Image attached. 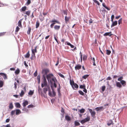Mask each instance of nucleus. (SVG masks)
<instances>
[{
	"mask_svg": "<svg viewBox=\"0 0 127 127\" xmlns=\"http://www.w3.org/2000/svg\"><path fill=\"white\" fill-rule=\"evenodd\" d=\"M41 87L43 88L44 87H47L48 88H50V87L48 85L46 78L45 77H42L41 80Z\"/></svg>",
	"mask_w": 127,
	"mask_h": 127,
	"instance_id": "obj_1",
	"label": "nucleus"
},
{
	"mask_svg": "<svg viewBox=\"0 0 127 127\" xmlns=\"http://www.w3.org/2000/svg\"><path fill=\"white\" fill-rule=\"evenodd\" d=\"M49 72V70L48 69H44L42 70V73L43 74L42 77L46 78V76L48 73Z\"/></svg>",
	"mask_w": 127,
	"mask_h": 127,
	"instance_id": "obj_2",
	"label": "nucleus"
},
{
	"mask_svg": "<svg viewBox=\"0 0 127 127\" xmlns=\"http://www.w3.org/2000/svg\"><path fill=\"white\" fill-rule=\"evenodd\" d=\"M88 109L89 110L93 118L95 117V112L94 111H93L91 109L88 108Z\"/></svg>",
	"mask_w": 127,
	"mask_h": 127,
	"instance_id": "obj_3",
	"label": "nucleus"
},
{
	"mask_svg": "<svg viewBox=\"0 0 127 127\" xmlns=\"http://www.w3.org/2000/svg\"><path fill=\"white\" fill-rule=\"evenodd\" d=\"M90 118L89 117H87L84 119L80 121V122L82 124H83L84 123L90 120Z\"/></svg>",
	"mask_w": 127,
	"mask_h": 127,
	"instance_id": "obj_4",
	"label": "nucleus"
},
{
	"mask_svg": "<svg viewBox=\"0 0 127 127\" xmlns=\"http://www.w3.org/2000/svg\"><path fill=\"white\" fill-rule=\"evenodd\" d=\"M49 92L48 93V95L50 96L54 97L56 95V93L54 91H52L53 94H52L51 92L49 90Z\"/></svg>",
	"mask_w": 127,
	"mask_h": 127,
	"instance_id": "obj_5",
	"label": "nucleus"
},
{
	"mask_svg": "<svg viewBox=\"0 0 127 127\" xmlns=\"http://www.w3.org/2000/svg\"><path fill=\"white\" fill-rule=\"evenodd\" d=\"M36 46H35L34 49L32 48V56H35V53H36L37 52L36 50Z\"/></svg>",
	"mask_w": 127,
	"mask_h": 127,
	"instance_id": "obj_6",
	"label": "nucleus"
},
{
	"mask_svg": "<svg viewBox=\"0 0 127 127\" xmlns=\"http://www.w3.org/2000/svg\"><path fill=\"white\" fill-rule=\"evenodd\" d=\"M53 76V75L52 74H50L47 75L46 76L47 79L48 81H49V80L50 79L51 77Z\"/></svg>",
	"mask_w": 127,
	"mask_h": 127,
	"instance_id": "obj_7",
	"label": "nucleus"
},
{
	"mask_svg": "<svg viewBox=\"0 0 127 127\" xmlns=\"http://www.w3.org/2000/svg\"><path fill=\"white\" fill-rule=\"evenodd\" d=\"M81 66L79 64L76 65L75 67V69L76 70H78L81 68Z\"/></svg>",
	"mask_w": 127,
	"mask_h": 127,
	"instance_id": "obj_8",
	"label": "nucleus"
},
{
	"mask_svg": "<svg viewBox=\"0 0 127 127\" xmlns=\"http://www.w3.org/2000/svg\"><path fill=\"white\" fill-rule=\"evenodd\" d=\"M104 109V108H103L102 106H100L96 108H95V109L97 111H98L101 110H103Z\"/></svg>",
	"mask_w": 127,
	"mask_h": 127,
	"instance_id": "obj_9",
	"label": "nucleus"
},
{
	"mask_svg": "<svg viewBox=\"0 0 127 127\" xmlns=\"http://www.w3.org/2000/svg\"><path fill=\"white\" fill-rule=\"evenodd\" d=\"M51 81L52 82H51V81H50L51 84L53 83H54L56 82H58L56 79L55 77H54L52 78L51 79Z\"/></svg>",
	"mask_w": 127,
	"mask_h": 127,
	"instance_id": "obj_10",
	"label": "nucleus"
},
{
	"mask_svg": "<svg viewBox=\"0 0 127 127\" xmlns=\"http://www.w3.org/2000/svg\"><path fill=\"white\" fill-rule=\"evenodd\" d=\"M24 100V101H23L22 104L23 107H25L26 105H28V102L27 100Z\"/></svg>",
	"mask_w": 127,
	"mask_h": 127,
	"instance_id": "obj_11",
	"label": "nucleus"
},
{
	"mask_svg": "<svg viewBox=\"0 0 127 127\" xmlns=\"http://www.w3.org/2000/svg\"><path fill=\"white\" fill-rule=\"evenodd\" d=\"M70 85L71 86L72 88L73 89H74L75 88L73 86V85L75 84L74 81H72L71 80H70Z\"/></svg>",
	"mask_w": 127,
	"mask_h": 127,
	"instance_id": "obj_12",
	"label": "nucleus"
},
{
	"mask_svg": "<svg viewBox=\"0 0 127 127\" xmlns=\"http://www.w3.org/2000/svg\"><path fill=\"white\" fill-rule=\"evenodd\" d=\"M117 24V21H115L113 22L111 25V28L116 25Z\"/></svg>",
	"mask_w": 127,
	"mask_h": 127,
	"instance_id": "obj_13",
	"label": "nucleus"
},
{
	"mask_svg": "<svg viewBox=\"0 0 127 127\" xmlns=\"http://www.w3.org/2000/svg\"><path fill=\"white\" fill-rule=\"evenodd\" d=\"M60 26L55 25L54 26V28L55 30H59L60 28Z\"/></svg>",
	"mask_w": 127,
	"mask_h": 127,
	"instance_id": "obj_14",
	"label": "nucleus"
},
{
	"mask_svg": "<svg viewBox=\"0 0 127 127\" xmlns=\"http://www.w3.org/2000/svg\"><path fill=\"white\" fill-rule=\"evenodd\" d=\"M111 33V32H106V33H105L103 35L105 36H111V35H112V34H109V33Z\"/></svg>",
	"mask_w": 127,
	"mask_h": 127,
	"instance_id": "obj_15",
	"label": "nucleus"
},
{
	"mask_svg": "<svg viewBox=\"0 0 127 127\" xmlns=\"http://www.w3.org/2000/svg\"><path fill=\"white\" fill-rule=\"evenodd\" d=\"M113 124V121L112 120H110L108 121L107 124L108 126H110L111 125Z\"/></svg>",
	"mask_w": 127,
	"mask_h": 127,
	"instance_id": "obj_16",
	"label": "nucleus"
},
{
	"mask_svg": "<svg viewBox=\"0 0 127 127\" xmlns=\"http://www.w3.org/2000/svg\"><path fill=\"white\" fill-rule=\"evenodd\" d=\"M116 85L117 87L120 88L122 87V85L121 83L118 82H116Z\"/></svg>",
	"mask_w": 127,
	"mask_h": 127,
	"instance_id": "obj_17",
	"label": "nucleus"
},
{
	"mask_svg": "<svg viewBox=\"0 0 127 127\" xmlns=\"http://www.w3.org/2000/svg\"><path fill=\"white\" fill-rule=\"evenodd\" d=\"M65 119L67 121H68L71 120L70 117L68 115H66L65 117Z\"/></svg>",
	"mask_w": 127,
	"mask_h": 127,
	"instance_id": "obj_18",
	"label": "nucleus"
},
{
	"mask_svg": "<svg viewBox=\"0 0 127 127\" xmlns=\"http://www.w3.org/2000/svg\"><path fill=\"white\" fill-rule=\"evenodd\" d=\"M102 6L104 7L106 9H107L108 10H110V9L107 7L105 4V3H102Z\"/></svg>",
	"mask_w": 127,
	"mask_h": 127,
	"instance_id": "obj_19",
	"label": "nucleus"
},
{
	"mask_svg": "<svg viewBox=\"0 0 127 127\" xmlns=\"http://www.w3.org/2000/svg\"><path fill=\"white\" fill-rule=\"evenodd\" d=\"M38 91L39 93V94H41L42 96H43V94L42 92V90L40 88H38Z\"/></svg>",
	"mask_w": 127,
	"mask_h": 127,
	"instance_id": "obj_20",
	"label": "nucleus"
},
{
	"mask_svg": "<svg viewBox=\"0 0 127 127\" xmlns=\"http://www.w3.org/2000/svg\"><path fill=\"white\" fill-rule=\"evenodd\" d=\"M34 91H32L30 90L29 92L28 93V94L29 95H32L34 93Z\"/></svg>",
	"mask_w": 127,
	"mask_h": 127,
	"instance_id": "obj_21",
	"label": "nucleus"
},
{
	"mask_svg": "<svg viewBox=\"0 0 127 127\" xmlns=\"http://www.w3.org/2000/svg\"><path fill=\"white\" fill-rule=\"evenodd\" d=\"M15 110V111H16V115H18L21 113L20 110L19 109H17Z\"/></svg>",
	"mask_w": 127,
	"mask_h": 127,
	"instance_id": "obj_22",
	"label": "nucleus"
},
{
	"mask_svg": "<svg viewBox=\"0 0 127 127\" xmlns=\"http://www.w3.org/2000/svg\"><path fill=\"white\" fill-rule=\"evenodd\" d=\"M15 106L16 108H20L21 107V105L19 103H15Z\"/></svg>",
	"mask_w": 127,
	"mask_h": 127,
	"instance_id": "obj_23",
	"label": "nucleus"
},
{
	"mask_svg": "<svg viewBox=\"0 0 127 127\" xmlns=\"http://www.w3.org/2000/svg\"><path fill=\"white\" fill-rule=\"evenodd\" d=\"M48 89H50V88H43V90L44 93L45 94H46V93L48 91Z\"/></svg>",
	"mask_w": 127,
	"mask_h": 127,
	"instance_id": "obj_24",
	"label": "nucleus"
},
{
	"mask_svg": "<svg viewBox=\"0 0 127 127\" xmlns=\"http://www.w3.org/2000/svg\"><path fill=\"white\" fill-rule=\"evenodd\" d=\"M20 70L18 68H17L15 70V73L16 75L20 73Z\"/></svg>",
	"mask_w": 127,
	"mask_h": 127,
	"instance_id": "obj_25",
	"label": "nucleus"
},
{
	"mask_svg": "<svg viewBox=\"0 0 127 127\" xmlns=\"http://www.w3.org/2000/svg\"><path fill=\"white\" fill-rule=\"evenodd\" d=\"M13 106L12 104V102L10 103L9 106V109H12L13 108Z\"/></svg>",
	"mask_w": 127,
	"mask_h": 127,
	"instance_id": "obj_26",
	"label": "nucleus"
},
{
	"mask_svg": "<svg viewBox=\"0 0 127 127\" xmlns=\"http://www.w3.org/2000/svg\"><path fill=\"white\" fill-rule=\"evenodd\" d=\"M69 18L67 17L66 16H65V22L67 23V22H68L69 20Z\"/></svg>",
	"mask_w": 127,
	"mask_h": 127,
	"instance_id": "obj_27",
	"label": "nucleus"
},
{
	"mask_svg": "<svg viewBox=\"0 0 127 127\" xmlns=\"http://www.w3.org/2000/svg\"><path fill=\"white\" fill-rule=\"evenodd\" d=\"M121 83L123 86H125L126 85V82L123 80H121Z\"/></svg>",
	"mask_w": 127,
	"mask_h": 127,
	"instance_id": "obj_28",
	"label": "nucleus"
},
{
	"mask_svg": "<svg viewBox=\"0 0 127 127\" xmlns=\"http://www.w3.org/2000/svg\"><path fill=\"white\" fill-rule=\"evenodd\" d=\"M39 26V22L37 21L36 23V29Z\"/></svg>",
	"mask_w": 127,
	"mask_h": 127,
	"instance_id": "obj_29",
	"label": "nucleus"
},
{
	"mask_svg": "<svg viewBox=\"0 0 127 127\" xmlns=\"http://www.w3.org/2000/svg\"><path fill=\"white\" fill-rule=\"evenodd\" d=\"M85 110V109L82 108L79 110V112L81 113H83L84 112Z\"/></svg>",
	"mask_w": 127,
	"mask_h": 127,
	"instance_id": "obj_30",
	"label": "nucleus"
},
{
	"mask_svg": "<svg viewBox=\"0 0 127 127\" xmlns=\"http://www.w3.org/2000/svg\"><path fill=\"white\" fill-rule=\"evenodd\" d=\"M25 93L23 90L21 91V93L20 94V96L21 97H22L24 95Z\"/></svg>",
	"mask_w": 127,
	"mask_h": 127,
	"instance_id": "obj_31",
	"label": "nucleus"
},
{
	"mask_svg": "<svg viewBox=\"0 0 127 127\" xmlns=\"http://www.w3.org/2000/svg\"><path fill=\"white\" fill-rule=\"evenodd\" d=\"M111 53V51L110 50H107L106 51V54L108 55H109Z\"/></svg>",
	"mask_w": 127,
	"mask_h": 127,
	"instance_id": "obj_32",
	"label": "nucleus"
},
{
	"mask_svg": "<svg viewBox=\"0 0 127 127\" xmlns=\"http://www.w3.org/2000/svg\"><path fill=\"white\" fill-rule=\"evenodd\" d=\"M74 124L75 126H79L80 125V123L76 121H75Z\"/></svg>",
	"mask_w": 127,
	"mask_h": 127,
	"instance_id": "obj_33",
	"label": "nucleus"
},
{
	"mask_svg": "<svg viewBox=\"0 0 127 127\" xmlns=\"http://www.w3.org/2000/svg\"><path fill=\"white\" fill-rule=\"evenodd\" d=\"M1 74H2V75H1L2 76H3V78L4 79H6L7 78V77L6 76V75L4 73H1Z\"/></svg>",
	"mask_w": 127,
	"mask_h": 127,
	"instance_id": "obj_34",
	"label": "nucleus"
},
{
	"mask_svg": "<svg viewBox=\"0 0 127 127\" xmlns=\"http://www.w3.org/2000/svg\"><path fill=\"white\" fill-rule=\"evenodd\" d=\"M79 88L81 89H84L86 88V86L85 84L83 85H80Z\"/></svg>",
	"mask_w": 127,
	"mask_h": 127,
	"instance_id": "obj_35",
	"label": "nucleus"
},
{
	"mask_svg": "<svg viewBox=\"0 0 127 127\" xmlns=\"http://www.w3.org/2000/svg\"><path fill=\"white\" fill-rule=\"evenodd\" d=\"M89 76V75H88L86 74L83 76L82 78L85 79H86Z\"/></svg>",
	"mask_w": 127,
	"mask_h": 127,
	"instance_id": "obj_36",
	"label": "nucleus"
},
{
	"mask_svg": "<svg viewBox=\"0 0 127 127\" xmlns=\"http://www.w3.org/2000/svg\"><path fill=\"white\" fill-rule=\"evenodd\" d=\"M31 30V28L30 27H29L28 30L27 32V33L28 34H30Z\"/></svg>",
	"mask_w": 127,
	"mask_h": 127,
	"instance_id": "obj_37",
	"label": "nucleus"
},
{
	"mask_svg": "<svg viewBox=\"0 0 127 127\" xmlns=\"http://www.w3.org/2000/svg\"><path fill=\"white\" fill-rule=\"evenodd\" d=\"M22 110L23 111H24L26 112H27L28 111V110L27 109L25 108V107H24V108L22 109Z\"/></svg>",
	"mask_w": 127,
	"mask_h": 127,
	"instance_id": "obj_38",
	"label": "nucleus"
},
{
	"mask_svg": "<svg viewBox=\"0 0 127 127\" xmlns=\"http://www.w3.org/2000/svg\"><path fill=\"white\" fill-rule=\"evenodd\" d=\"M93 1L95 3H96L98 5H100V3L98 1L96 0H93Z\"/></svg>",
	"mask_w": 127,
	"mask_h": 127,
	"instance_id": "obj_39",
	"label": "nucleus"
},
{
	"mask_svg": "<svg viewBox=\"0 0 127 127\" xmlns=\"http://www.w3.org/2000/svg\"><path fill=\"white\" fill-rule=\"evenodd\" d=\"M78 92L80 95H84V93L82 91L79 90V91Z\"/></svg>",
	"mask_w": 127,
	"mask_h": 127,
	"instance_id": "obj_40",
	"label": "nucleus"
},
{
	"mask_svg": "<svg viewBox=\"0 0 127 127\" xmlns=\"http://www.w3.org/2000/svg\"><path fill=\"white\" fill-rule=\"evenodd\" d=\"M58 75L61 77L63 78H64V75L61 74L60 73H58Z\"/></svg>",
	"mask_w": 127,
	"mask_h": 127,
	"instance_id": "obj_41",
	"label": "nucleus"
},
{
	"mask_svg": "<svg viewBox=\"0 0 127 127\" xmlns=\"http://www.w3.org/2000/svg\"><path fill=\"white\" fill-rule=\"evenodd\" d=\"M18 26L19 27L21 26V20H19L18 22Z\"/></svg>",
	"mask_w": 127,
	"mask_h": 127,
	"instance_id": "obj_42",
	"label": "nucleus"
},
{
	"mask_svg": "<svg viewBox=\"0 0 127 127\" xmlns=\"http://www.w3.org/2000/svg\"><path fill=\"white\" fill-rule=\"evenodd\" d=\"M73 86L74 87L76 88H78V86L76 83H75L73 85Z\"/></svg>",
	"mask_w": 127,
	"mask_h": 127,
	"instance_id": "obj_43",
	"label": "nucleus"
},
{
	"mask_svg": "<svg viewBox=\"0 0 127 127\" xmlns=\"http://www.w3.org/2000/svg\"><path fill=\"white\" fill-rule=\"evenodd\" d=\"M30 11L28 10L26 12L25 14L27 15L28 16H29L30 15Z\"/></svg>",
	"mask_w": 127,
	"mask_h": 127,
	"instance_id": "obj_44",
	"label": "nucleus"
},
{
	"mask_svg": "<svg viewBox=\"0 0 127 127\" xmlns=\"http://www.w3.org/2000/svg\"><path fill=\"white\" fill-rule=\"evenodd\" d=\"M26 9V7L25 6L24 7H22V10L23 11H25Z\"/></svg>",
	"mask_w": 127,
	"mask_h": 127,
	"instance_id": "obj_45",
	"label": "nucleus"
},
{
	"mask_svg": "<svg viewBox=\"0 0 127 127\" xmlns=\"http://www.w3.org/2000/svg\"><path fill=\"white\" fill-rule=\"evenodd\" d=\"M15 110L12 111L11 112V116L15 114Z\"/></svg>",
	"mask_w": 127,
	"mask_h": 127,
	"instance_id": "obj_46",
	"label": "nucleus"
},
{
	"mask_svg": "<svg viewBox=\"0 0 127 127\" xmlns=\"http://www.w3.org/2000/svg\"><path fill=\"white\" fill-rule=\"evenodd\" d=\"M17 83L16 82H15L14 85V88H15V90H16L17 88Z\"/></svg>",
	"mask_w": 127,
	"mask_h": 127,
	"instance_id": "obj_47",
	"label": "nucleus"
},
{
	"mask_svg": "<svg viewBox=\"0 0 127 127\" xmlns=\"http://www.w3.org/2000/svg\"><path fill=\"white\" fill-rule=\"evenodd\" d=\"M20 28L18 26H17L16 27V29L15 31V32H17L19 30Z\"/></svg>",
	"mask_w": 127,
	"mask_h": 127,
	"instance_id": "obj_48",
	"label": "nucleus"
},
{
	"mask_svg": "<svg viewBox=\"0 0 127 127\" xmlns=\"http://www.w3.org/2000/svg\"><path fill=\"white\" fill-rule=\"evenodd\" d=\"M54 39L55 40H56V41L57 42L58 44H59L58 42L57 39L56 38V37L55 35L54 34Z\"/></svg>",
	"mask_w": 127,
	"mask_h": 127,
	"instance_id": "obj_49",
	"label": "nucleus"
},
{
	"mask_svg": "<svg viewBox=\"0 0 127 127\" xmlns=\"http://www.w3.org/2000/svg\"><path fill=\"white\" fill-rule=\"evenodd\" d=\"M51 22H55L57 23H59V22L58 21H57L56 20L54 19V20H52L51 21Z\"/></svg>",
	"mask_w": 127,
	"mask_h": 127,
	"instance_id": "obj_50",
	"label": "nucleus"
},
{
	"mask_svg": "<svg viewBox=\"0 0 127 127\" xmlns=\"http://www.w3.org/2000/svg\"><path fill=\"white\" fill-rule=\"evenodd\" d=\"M3 85V82L1 81H0V87H1Z\"/></svg>",
	"mask_w": 127,
	"mask_h": 127,
	"instance_id": "obj_51",
	"label": "nucleus"
},
{
	"mask_svg": "<svg viewBox=\"0 0 127 127\" xmlns=\"http://www.w3.org/2000/svg\"><path fill=\"white\" fill-rule=\"evenodd\" d=\"M31 3V0H28L27 1L26 3L27 5H29Z\"/></svg>",
	"mask_w": 127,
	"mask_h": 127,
	"instance_id": "obj_52",
	"label": "nucleus"
},
{
	"mask_svg": "<svg viewBox=\"0 0 127 127\" xmlns=\"http://www.w3.org/2000/svg\"><path fill=\"white\" fill-rule=\"evenodd\" d=\"M64 14L67 15V10H64L63 11Z\"/></svg>",
	"mask_w": 127,
	"mask_h": 127,
	"instance_id": "obj_53",
	"label": "nucleus"
},
{
	"mask_svg": "<svg viewBox=\"0 0 127 127\" xmlns=\"http://www.w3.org/2000/svg\"><path fill=\"white\" fill-rule=\"evenodd\" d=\"M105 86H102V90L103 92L105 90Z\"/></svg>",
	"mask_w": 127,
	"mask_h": 127,
	"instance_id": "obj_54",
	"label": "nucleus"
},
{
	"mask_svg": "<svg viewBox=\"0 0 127 127\" xmlns=\"http://www.w3.org/2000/svg\"><path fill=\"white\" fill-rule=\"evenodd\" d=\"M34 76L36 77L37 75V70H36L33 74Z\"/></svg>",
	"mask_w": 127,
	"mask_h": 127,
	"instance_id": "obj_55",
	"label": "nucleus"
},
{
	"mask_svg": "<svg viewBox=\"0 0 127 127\" xmlns=\"http://www.w3.org/2000/svg\"><path fill=\"white\" fill-rule=\"evenodd\" d=\"M122 18H121L118 21V23L119 25H120V23L122 22Z\"/></svg>",
	"mask_w": 127,
	"mask_h": 127,
	"instance_id": "obj_56",
	"label": "nucleus"
},
{
	"mask_svg": "<svg viewBox=\"0 0 127 127\" xmlns=\"http://www.w3.org/2000/svg\"><path fill=\"white\" fill-rule=\"evenodd\" d=\"M123 79V77L122 76L121 77L119 78L118 79V81H121L122 79Z\"/></svg>",
	"mask_w": 127,
	"mask_h": 127,
	"instance_id": "obj_57",
	"label": "nucleus"
},
{
	"mask_svg": "<svg viewBox=\"0 0 127 127\" xmlns=\"http://www.w3.org/2000/svg\"><path fill=\"white\" fill-rule=\"evenodd\" d=\"M8 5L6 4H2V5H0V7H3V6H8Z\"/></svg>",
	"mask_w": 127,
	"mask_h": 127,
	"instance_id": "obj_58",
	"label": "nucleus"
},
{
	"mask_svg": "<svg viewBox=\"0 0 127 127\" xmlns=\"http://www.w3.org/2000/svg\"><path fill=\"white\" fill-rule=\"evenodd\" d=\"M106 11V10L104 8H103L102 9V10H100V12H101V11L102 12H103V11Z\"/></svg>",
	"mask_w": 127,
	"mask_h": 127,
	"instance_id": "obj_59",
	"label": "nucleus"
},
{
	"mask_svg": "<svg viewBox=\"0 0 127 127\" xmlns=\"http://www.w3.org/2000/svg\"><path fill=\"white\" fill-rule=\"evenodd\" d=\"M33 105L31 104L29 105L28 106V107L29 108L32 107H33Z\"/></svg>",
	"mask_w": 127,
	"mask_h": 127,
	"instance_id": "obj_60",
	"label": "nucleus"
},
{
	"mask_svg": "<svg viewBox=\"0 0 127 127\" xmlns=\"http://www.w3.org/2000/svg\"><path fill=\"white\" fill-rule=\"evenodd\" d=\"M37 80H40V76L39 75H38L37 76Z\"/></svg>",
	"mask_w": 127,
	"mask_h": 127,
	"instance_id": "obj_61",
	"label": "nucleus"
},
{
	"mask_svg": "<svg viewBox=\"0 0 127 127\" xmlns=\"http://www.w3.org/2000/svg\"><path fill=\"white\" fill-rule=\"evenodd\" d=\"M87 56H83V60H86L87 59Z\"/></svg>",
	"mask_w": 127,
	"mask_h": 127,
	"instance_id": "obj_62",
	"label": "nucleus"
},
{
	"mask_svg": "<svg viewBox=\"0 0 127 127\" xmlns=\"http://www.w3.org/2000/svg\"><path fill=\"white\" fill-rule=\"evenodd\" d=\"M5 34V32H0V36L3 35Z\"/></svg>",
	"mask_w": 127,
	"mask_h": 127,
	"instance_id": "obj_63",
	"label": "nucleus"
},
{
	"mask_svg": "<svg viewBox=\"0 0 127 127\" xmlns=\"http://www.w3.org/2000/svg\"><path fill=\"white\" fill-rule=\"evenodd\" d=\"M93 22L92 20L91 19H90V20L89 21V24L92 23Z\"/></svg>",
	"mask_w": 127,
	"mask_h": 127,
	"instance_id": "obj_64",
	"label": "nucleus"
}]
</instances>
